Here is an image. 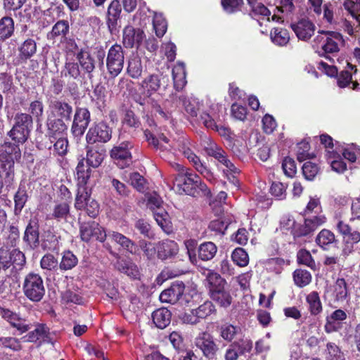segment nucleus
Masks as SVG:
<instances>
[{
    "mask_svg": "<svg viewBox=\"0 0 360 360\" xmlns=\"http://www.w3.org/2000/svg\"><path fill=\"white\" fill-rule=\"evenodd\" d=\"M175 183L186 194L193 195L200 184V177L188 171L183 174H178L175 178Z\"/></svg>",
    "mask_w": 360,
    "mask_h": 360,
    "instance_id": "11",
    "label": "nucleus"
},
{
    "mask_svg": "<svg viewBox=\"0 0 360 360\" xmlns=\"http://www.w3.org/2000/svg\"><path fill=\"white\" fill-rule=\"evenodd\" d=\"M21 158L18 144L5 142L0 146V171L5 174V185L11 186L14 180V163Z\"/></svg>",
    "mask_w": 360,
    "mask_h": 360,
    "instance_id": "1",
    "label": "nucleus"
},
{
    "mask_svg": "<svg viewBox=\"0 0 360 360\" xmlns=\"http://www.w3.org/2000/svg\"><path fill=\"white\" fill-rule=\"evenodd\" d=\"M233 347L239 356H246L252 349V342L248 338H243L233 343Z\"/></svg>",
    "mask_w": 360,
    "mask_h": 360,
    "instance_id": "43",
    "label": "nucleus"
},
{
    "mask_svg": "<svg viewBox=\"0 0 360 360\" xmlns=\"http://www.w3.org/2000/svg\"><path fill=\"white\" fill-rule=\"evenodd\" d=\"M202 141V145L207 155L214 157L221 165L225 167L223 169L224 173L230 182L236 185L238 183L237 175L240 173L239 169L228 158L225 151L218 147L210 137L205 136Z\"/></svg>",
    "mask_w": 360,
    "mask_h": 360,
    "instance_id": "2",
    "label": "nucleus"
},
{
    "mask_svg": "<svg viewBox=\"0 0 360 360\" xmlns=\"http://www.w3.org/2000/svg\"><path fill=\"white\" fill-rule=\"evenodd\" d=\"M144 37V33L141 29H135L131 25L127 26L123 30V44L126 47L139 46Z\"/></svg>",
    "mask_w": 360,
    "mask_h": 360,
    "instance_id": "14",
    "label": "nucleus"
},
{
    "mask_svg": "<svg viewBox=\"0 0 360 360\" xmlns=\"http://www.w3.org/2000/svg\"><path fill=\"white\" fill-rule=\"evenodd\" d=\"M188 141L186 139L179 141L177 143L171 145L172 148L178 149L181 151L184 156L191 162L195 169L206 178L210 177L211 173L205 165L201 162L198 157L187 146Z\"/></svg>",
    "mask_w": 360,
    "mask_h": 360,
    "instance_id": "7",
    "label": "nucleus"
},
{
    "mask_svg": "<svg viewBox=\"0 0 360 360\" xmlns=\"http://www.w3.org/2000/svg\"><path fill=\"white\" fill-rule=\"evenodd\" d=\"M238 331V328L231 324H225L221 327V338L227 341H231Z\"/></svg>",
    "mask_w": 360,
    "mask_h": 360,
    "instance_id": "61",
    "label": "nucleus"
},
{
    "mask_svg": "<svg viewBox=\"0 0 360 360\" xmlns=\"http://www.w3.org/2000/svg\"><path fill=\"white\" fill-rule=\"evenodd\" d=\"M335 241V234L328 230L323 229L321 230L316 236V243L323 248L324 246L328 245L330 244L333 243Z\"/></svg>",
    "mask_w": 360,
    "mask_h": 360,
    "instance_id": "45",
    "label": "nucleus"
},
{
    "mask_svg": "<svg viewBox=\"0 0 360 360\" xmlns=\"http://www.w3.org/2000/svg\"><path fill=\"white\" fill-rule=\"evenodd\" d=\"M106 233L96 221L84 222L80 226V236L83 241L89 242L91 238L103 242L106 238Z\"/></svg>",
    "mask_w": 360,
    "mask_h": 360,
    "instance_id": "10",
    "label": "nucleus"
},
{
    "mask_svg": "<svg viewBox=\"0 0 360 360\" xmlns=\"http://www.w3.org/2000/svg\"><path fill=\"white\" fill-rule=\"evenodd\" d=\"M91 166L85 165L84 159L82 158L76 167V174L78 184L80 186H85L90 179L91 169Z\"/></svg>",
    "mask_w": 360,
    "mask_h": 360,
    "instance_id": "30",
    "label": "nucleus"
},
{
    "mask_svg": "<svg viewBox=\"0 0 360 360\" xmlns=\"http://www.w3.org/2000/svg\"><path fill=\"white\" fill-rule=\"evenodd\" d=\"M319 172L318 166L311 162H307L302 166V173L305 179L312 180Z\"/></svg>",
    "mask_w": 360,
    "mask_h": 360,
    "instance_id": "59",
    "label": "nucleus"
},
{
    "mask_svg": "<svg viewBox=\"0 0 360 360\" xmlns=\"http://www.w3.org/2000/svg\"><path fill=\"white\" fill-rule=\"evenodd\" d=\"M121 12L122 8L120 1L118 0H113L111 1L108 7L106 20L108 27L110 32L116 30Z\"/></svg>",
    "mask_w": 360,
    "mask_h": 360,
    "instance_id": "23",
    "label": "nucleus"
},
{
    "mask_svg": "<svg viewBox=\"0 0 360 360\" xmlns=\"http://www.w3.org/2000/svg\"><path fill=\"white\" fill-rule=\"evenodd\" d=\"M77 257L72 252L66 251L63 255L60 268L63 270L71 269L77 265Z\"/></svg>",
    "mask_w": 360,
    "mask_h": 360,
    "instance_id": "51",
    "label": "nucleus"
},
{
    "mask_svg": "<svg viewBox=\"0 0 360 360\" xmlns=\"http://www.w3.org/2000/svg\"><path fill=\"white\" fill-rule=\"evenodd\" d=\"M90 122V112L86 108H78L76 110L72 126V131L75 136H82Z\"/></svg>",
    "mask_w": 360,
    "mask_h": 360,
    "instance_id": "13",
    "label": "nucleus"
},
{
    "mask_svg": "<svg viewBox=\"0 0 360 360\" xmlns=\"http://www.w3.org/2000/svg\"><path fill=\"white\" fill-rule=\"evenodd\" d=\"M69 32V24L66 20L58 21L52 27L50 33L51 37H64Z\"/></svg>",
    "mask_w": 360,
    "mask_h": 360,
    "instance_id": "52",
    "label": "nucleus"
},
{
    "mask_svg": "<svg viewBox=\"0 0 360 360\" xmlns=\"http://www.w3.org/2000/svg\"><path fill=\"white\" fill-rule=\"evenodd\" d=\"M233 262L239 266H246L249 263V256L245 250L241 248H236L232 254Z\"/></svg>",
    "mask_w": 360,
    "mask_h": 360,
    "instance_id": "46",
    "label": "nucleus"
},
{
    "mask_svg": "<svg viewBox=\"0 0 360 360\" xmlns=\"http://www.w3.org/2000/svg\"><path fill=\"white\" fill-rule=\"evenodd\" d=\"M29 131L20 128L18 125H13L11 130L9 131L8 135L15 141L16 143H23L27 139Z\"/></svg>",
    "mask_w": 360,
    "mask_h": 360,
    "instance_id": "47",
    "label": "nucleus"
},
{
    "mask_svg": "<svg viewBox=\"0 0 360 360\" xmlns=\"http://www.w3.org/2000/svg\"><path fill=\"white\" fill-rule=\"evenodd\" d=\"M32 124V117L25 113H18L15 117V124L18 125L20 128L29 131Z\"/></svg>",
    "mask_w": 360,
    "mask_h": 360,
    "instance_id": "58",
    "label": "nucleus"
},
{
    "mask_svg": "<svg viewBox=\"0 0 360 360\" xmlns=\"http://www.w3.org/2000/svg\"><path fill=\"white\" fill-rule=\"evenodd\" d=\"M352 84V89L355 90L359 87V83L352 81V72L349 70L342 71L338 77V84L340 87L344 88Z\"/></svg>",
    "mask_w": 360,
    "mask_h": 360,
    "instance_id": "44",
    "label": "nucleus"
},
{
    "mask_svg": "<svg viewBox=\"0 0 360 360\" xmlns=\"http://www.w3.org/2000/svg\"><path fill=\"white\" fill-rule=\"evenodd\" d=\"M81 67L84 71L91 73L95 68L94 60L87 51H81L77 56Z\"/></svg>",
    "mask_w": 360,
    "mask_h": 360,
    "instance_id": "42",
    "label": "nucleus"
},
{
    "mask_svg": "<svg viewBox=\"0 0 360 360\" xmlns=\"http://www.w3.org/2000/svg\"><path fill=\"white\" fill-rule=\"evenodd\" d=\"M306 301L308 304V309L311 315L316 316L322 311V304L317 292L313 291L308 294L306 297Z\"/></svg>",
    "mask_w": 360,
    "mask_h": 360,
    "instance_id": "33",
    "label": "nucleus"
},
{
    "mask_svg": "<svg viewBox=\"0 0 360 360\" xmlns=\"http://www.w3.org/2000/svg\"><path fill=\"white\" fill-rule=\"evenodd\" d=\"M347 283L344 278H338L332 287V297L335 302H343L349 298Z\"/></svg>",
    "mask_w": 360,
    "mask_h": 360,
    "instance_id": "22",
    "label": "nucleus"
},
{
    "mask_svg": "<svg viewBox=\"0 0 360 360\" xmlns=\"http://www.w3.org/2000/svg\"><path fill=\"white\" fill-rule=\"evenodd\" d=\"M179 252L178 244L172 240H164L157 243V255L160 259H167L174 257Z\"/></svg>",
    "mask_w": 360,
    "mask_h": 360,
    "instance_id": "18",
    "label": "nucleus"
},
{
    "mask_svg": "<svg viewBox=\"0 0 360 360\" xmlns=\"http://www.w3.org/2000/svg\"><path fill=\"white\" fill-rule=\"evenodd\" d=\"M211 299L220 307L226 308L232 302V297L226 288V281L215 272L210 271L207 276Z\"/></svg>",
    "mask_w": 360,
    "mask_h": 360,
    "instance_id": "3",
    "label": "nucleus"
},
{
    "mask_svg": "<svg viewBox=\"0 0 360 360\" xmlns=\"http://www.w3.org/2000/svg\"><path fill=\"white\" fill-rule=\"evenodd\" d=\"M196 316L200 319H205L216 311L214 304L210 302H205L195 309Z\"/></svg>",
    "mask_w": 360,
    "mask_h": 360,
    "instance_id": "55",
    "label": "nucleus"
},
{
    "mask_svg": "<svg viewBox=\"0 0 360 360\" xmlns=\"http://www.w3.org/2000/svg\"><path fill=\"white\" fill-rule=\"evenodd\" d=\"M105 153L96 150H89L86 153V162L89 166L96 168L101 165Z\"/></svg>",
    "mask_w": 360,
    "mask_h": 360,
    "instance_id": "49",
    "label": "nucleus"
},
{
    "mask_svg": "<svg viewBox=\"0 0 360 360\" xmlns=\"http://www.w3.org/2000/svg\"><path fill=\"white\" fill-rule=\"evenodd\" d=\"M326 158L333 171L342 173L346 170V164L342 160L340 155L338 152V147L335 148V150H328Z\"/></svg>",
    "mask_w": 360,
    "mask_h": 360,
    "instance_id": "29",
    "label": "nucleus"
},
{
    "mask_svg": "<svg viewBox=\"0 0 360 360\" xmlns=\"http://www.w3.org/2000/svg\"><path fill=\"white\" fill-rule=\"evenodd\" d=\"M56 142L53 145V150L59 155H64L68 151V141L66 135L58 136Z\"/></svg>",
    "mask_w": 360,
    "mask_h": 360,
    "instance_id": "60",
    "label": "nucleus"
},
{
    "mask_svg": "<svg viewBox=\"0 0 360 360\" xmlns=\"http://www.w3.org/2000/svg\"><path fill=\"white\" fill-rule=\"evenodd\" d=\"M141 87L145 96L150 98L160 87V77L158 75H150L141 83Z\"/></svg>",
    "mask_w": 360,
    "mask_h": 360,
    "instance_id": "26",
    "label": "nucleus"
},
{
    "mask_svg": "<svg viewBox=\"0 0 360 360\" xmlns=\"http://www.w3.org/2000/svg\"><path fill=\"white\" fill-rule=\"evenodd\" d=\"M171 316V312L164 307L155 310L152 315L153 323L161 329L166 328L170 323Z\"/></svg>",
    "mask_w": 360,
    "mask_h": 360,
    "instance_id": "28",
    "label": "nucleus"
},
{
    "mask_svg": "<svg viewBox=\"0 0 360 360\" xmlns=\"http://www.w3.org/2000/svg\"><path fill=\"white\" fill-rule=\"evenodd\" d=\"M129 143H122L118 146H115L110 151L112 158L117 161V164L123 168L131 162V153L129 152Z\"/></svg>",
    "mask_w": 360,
    "mask_h": 360,
    "instance_id": "17",
    "label": "nucleus"
},
{
    "mask_svg": "<svg viewBox=\"0 0 360 360\" xmlns=\"http://www.w3.org/2000/svg\"><path fill=\"white\" fill-rule=\"evenodd\" d=\"M27 198L28 197L26 191L22 188H19L18 191L14 196V211L16 214L21 212L27 200Z\"/></svg>",
    "mask_w": 360,
    "mask_h": 360,
    "instance_id": "54",
    "label": "nucleus"
},
{
    "mask_svg": "<svg viewBox=\"0 0 360 360\" xmlns=\"http://www.w3.org/2000/svg\"><path fill=\"white\" fill-rule=\"evenodd\" d=\"M118 270L126 274L132 278H137L139 276V271L137 266L128 260H118L117 262Z\"/></svg>",
    "mask_w": 360,
    "mask_h": 360,
    "instance_id": "34",
    "label": "nucleus"
},
{
    "mask_svg": "<svg viewBox=\"0 0 360 360\" xmlns=\"http://www.w3.org/2000/svg\"><path fill=\"white\" fill-rule=\"evenodd\" d=\"M291 27L299 39L307 41L314 34V25L307 19H302L297 23L292 24Z\"/></svg>",
    "mask_w": 360,
    "mask_h": 360,
    "instance_id": "16",
    "label": "nucleus"
},
{
    "mask_svg": "<svg viewBox=\"0 0 360 360\" xmlns=\"http://www.w3.org/2000/svg\"><path fill=\"white\" fill-rule=\"evenodd\" d=\"M94 95L99 107H104L106 102L108 91L102 85L96 86L94 90Z\"/></svg>",
    "mask_w": 360,
    "mask_h": 360,
    "instance_id": "64",
    "label": "nucleus"
},
{
    "mask_svg": "<svg viewBox=\"0 0 360 360\" xmlns=\"http://www.w3.org/2000/svg\"><path fill=\"white\" fill-rule=\"evenodd\" d=\"M37 51V44L34 40L28 39L19 47L20 57L22 59L31 58Z\"/></svg>",
    "mask_w": 360,
    "mask_h": 360,
    "instance_id": "40",
    "label": "nucleus"
},
{
    "mask_svg": "<svg viewBox=\"0 0 360 360\" xmlns=\"http://www.w3.org/2000/svg\"><path fill=\"white\" fill-rule=\"evenodd\" d=\"M49 117L62 119L63 120H69L72 108L68 103L60 101H51L49 105Z\"/></svg>",
    "mask_w": 360,
    "mask_h": 360,
    "instance_id": "15",
    "label": "nucleus"
},
{
    "mask_svg": "<svg viewBox=\"0 0 360 360\" xmlns=\"http://www.w3.org/2000/svg\"><path fill=\"white\" fill-rule=\"evenodd\" d=\"M184 291V285L182 283H173L160 293V300L162 302L174 304L180 299Z\"/></svg>",
    "mask_w": 360,
    "mask_h": 360,
    "instance_id": "19",
    "label": "nucleus"
},
{
    "mask_svg": "<svg viewBox=\"0 0 360 360\" xmlns=\"http://www.w3.org/2000/svg\"><path fill=\"white\" fill-rule=\"evenodd\" d=\"M195 345L208 358L212 357L218 349L212 336L207 332H202L198 334L195 339Z\"/></svg>",
    "mask_w": 360,
    "mask_h": 360,
    "instance_id": "12",
    "label": "nucleus"
},
{
    "mask_svg": "<svg viewBox=\"0 0 360 360\" xmlns=\"http://www.w3.org/2000/svg\"><path fill=\"white\" fill-rule=\"evenodd\" d=\"M23 241L29 249H34L39 244V236L37 223L30 221L24 233Z\"/></svg>",
    "mask_w": 360,
    "mask_h": 360,
    "instance_id": "21",
    "label": "nucleus"
},
{
    "mask_svg": "<svg viewBox=\"0 0 360 360\" xmlns=\"http://www.w3.org/2000/svg\"><path fill=\"white\" fill-rule=\"evenodd\" d=\"M109 237L129 252L131 254L136 252L137 248L136 244L123 234L116 231H112L109 233Z\"/></svg>",
    "mask_w": 360,
    "mask_h": 360,
    "instance_id": "27",
    "label": "nucleus"
},
{
    "mask_svg": "<svg viewBox=\"0 0 360 360\" xmlns=\"http://www.w3.org/2000/svg\"><path fill=\"white\" fill-rule=\"evenodd\" d=\"M0 344L6 348H9L13 351H19L22 349L20 340L12 337L0 338Z\"/></svg>",
    "mask_w": 360,
    "mask_h": 360,
    "instance_id": "62",
    "label": "nucleus"
},
{
    "mask_svg": "<svg viewBox=\"0 0 360 360\" xmlns=\"http://www.w3.org/2000/svg\"><path fill=\"white\" fill-rule=\"evenodd\" d=\"M293 279L297 286L304 287L311 282V276L310 273L306 270L297 269L294 271Z\"/></svg>",
    "mask_w": 360,
    "mask_h": 360,
    "instance_id": "48",
    "label": "nucleus"
},
{
    "mask_svg": "<svg viewBox=\"0 0 360 360\" xmlns=\"http://www.w3.org/2000/svg\"><path fill=\"white\" fill-rule=\"evenodd\" d=\"M343 6L358 25H360V0H345Z\"/></svg>",
    "mask_w": 360,
    "mask_h": 360,
    "instance_id": "38",
    "label": "nucleus"
},
{
    "mask_svg": "<svg viewBox=\"0 0 360 360\" xmlns=\"http://www.w3.org/2000/svg\"><path fill=\"white\" fill-rule=\"evenodd\" d=\"M48 134L51 139L56 140L58 136L66 135L68 127L62 119L48 117Z\"/></svg>",
    "mask_w": 360,
    "mask_h": 360,
    "instance_id": "24",
    "label": "nucleus"
},
{
    "mask_svg": "<svg viewBox=\"0 0 360 360\" xmlns=\"http://www.w3.org/2000/svg\"><path fill=\"white\" fill-rule=\"evenodd\" d=\"M147 198V207L152 210L154 213L155 211H159L162 207V200L161 198L155 193L148 194L146 196Z\"/></svg>",
    "mask_w": 360,
    "mask_h": 360,
    "instance_id": "57",
    "label": "nucleus"
},
{
    "mask_svg": "<svg viewBox=\"0 0 360 360\" xmlns=\"http://www.w3.org/2000/svg\"><path fill=\"white\" fill-rule=\"evenodd\" d=\"M153 215L158 224L165 233H169L172 231V224L168 214L164 209H160L159 211H155L153 213Z\"/></svg>",
    "mask_w": 360,
    "mask_h": 360,
    "instance_id": "35",
    "label": "nucleus"
},
{
    "mask_svg": "<svg viewBox=\"0 0 360 360\" xmlns=\"http://www.w3.org/2000/svg\"><path fill=\"white\" fill-rule=\"evenodd\" d=\"M271 39L274 44L285 46L289 42L290 35L285 29L274 28L271 32Z\"/></svg>",
    "mask_w": 360,
    "mask_h": 360,
    "instance_id": "41",
    "label": "nucleus"
},
{
    "mask_svg": "<svg viewBox=\"0 0 360 360\" xmlns=\"http://www.w3.org/2000/svg\"><path fill=\"white\" fill-rule=\"evenodd\" d=\"M174 85L177 90L182 89L186 84L185 65L178 63L172 69Z\"/></svg>",
    "mask_w": 360,
    "mask_h": 360,
    "instance_id": "32",
    "label": "nucleus"
},
{
    "mask_svg": "<svg viewBox=\"0 0 360 360\" xmlns=\"http://www.w3.org/2000/svg\"><path fill=\"white\" fill-rule=\"evenodd\" d=\"M124 56L120 45L115 44L108 51L107 56V68L112 77L117 76L124 66Z\"/></svg>",
    "mask_w": 360,
    "mask_h": 360,
    "instance_id": "8",
    "label": "nucleus"
},
{
    "mask_svg": "<svg viewBox=\"0 0 360 360\" xmlns=\"http://www.w3.org/2000/svg\"><path fill=\"white\" fill-rule=\"evenodd\" d=\"M15 25L12 18L4 16L0 19V41H5L14 33Z\"/></svg>",
    "mask_w": 360,
    "mask_h": 360,
    "instance_id": "31",
    "label": "nucleus"
},
{
    "mask_svg": "<svg viewBox=\"0 0 360 360\" xmlns=\"http://www.w3.org/2000/svg\"><path fill=\"white\" fill-rule=\"evenodd\" d=\"M336 229L342 237L340 256L343 260H346L354 253L360 243V231L354 230L341 219L337 220Z\"/></svg>",
    "mask_w": 360,
    "mask_h": 360,
    "instance_id": "4",
    "label": "nucleus"
},
{
    "mask_svg": "<svg viewBox=\"0 0 360 360\" xmlns=\"http://www.w3.org/2000/svg\"><path fill=\"white\" fill-rule=\"evenodd\" d=\"M112 136V130L103 122H98L91 127L86 136L88 143L93 144L96 142L106 143Z\"/></svg>",
    "mask_w": 360,
    "mask_h": 360,
    "instance_id": "9",
    "label": "nucleus"
},
{
    "mask_svg": "<svg viewBox=\"0 0 360 360\" xmlns=\"http://www.w3.org/2000/svg\"><path fill=\"white\" fill-rule=\"evenodd\" d=\"M343 42L342 35L335 32H321L316 36L313 47L320 56L337 53Z\"/></svg>",
    "mask_w": 360,
    "mask_h": 360,
    "instance_id": "5",
    "label": "nucleus"
},
{
    "mask_svg": "<svg viewBox=\"0 0 360 360\" xmlns=\"http://www.w3.org/2000/svg\"><path fill=\"white\" fill-rule=\"evenodd\" d=\"M23 291L26 297L33 302L40 301L44 295L45 288L41 277L34 273L27 274L23 283Z\"/></svg>",
    "mask_w": 360,
    "mask_h": 360,
    "instance_id": "6",
    "label": "nucleus"
},
{
    "mask_svg": "<svg viewBox=\"0 0 360 360\" xmlns=\"http://www.w3.org/2000/svg\"><path fill=\"white\" fill-rule=\"evenodd\" d=\"M284 174L288 177H292L297 172V167L293 159L286 157L282 163Z\"/></svg>",
    "mask_w": 360,
    "mask_h": 360,
    "instance_id": "63",
    "label": "nucleus"
},
{
    "mask_svg": "<svg viewBox=\"0 0 360 360\" xmlns=\"http://www.w3.org/2000/svg\"><path fill=\"white\" fill-rule=\"evenodd\" d=\"M217 248L214 243L212 242H206L201 244L198 249V256L204 261L212 259L216 255Z\"/></svg>",
    "mask_w": 360,
    "mask_h": 360,
    "instance_id": "36",
    "label": "nucleus"
},
{
    "mask_svg": "<svg viewBox=\"0 0 360 360\" xmlns=\"http://www.w3.org/2000/svg\"><path fill=\"white\" fill-rule=\"evenodd\" d=\"M338 152H339V154L342 153L345 159L354 162L356 161L357 156L360 155V147L352 144L347 148H338Z\"/></svg>",
    "mask_w": 360,
    "mask_h": 360,
    "instance_id": "56",
    "label": "nucleus"
},
{
    "mask_svg": "<svg viewBox=\"0 0 360 360\" xmlns=\"http://www.w3.org/2000/svg\"><path fill=\"white\" fill-rule=\"evenodd\" d=\"M143 67L141 60L137 56H132L128 63L127 72L134 79H138L141 76Z\"/></svg>",
    "mask_w": 360,
    "mask_h": 360,
    "instance_id": "39",
    "label": "nucleus"
},
{
    "mask_svg": "<svg viewBox=\"0 0 360 360\" xmlns=\"http://www.w3.org/2000/svg\"><path fill=\"white\" fill-rule=\"evenodd\" d=\"M91 193L86 186H79L75 198V207L77 210H82L83 208L91 200Z\"/></svg>",
    "mask_w": 360,
    "mask_h": 360,
    "instance_id": "37",
    "label": "nucleus"
},
{
    "mask_svg": "<svg viewBox=\"0 0 360 360\" xmlns=\"http://www.w3.org/2000/svg\"><path fill=\"white\" fill-rule=\"evenodd\" d=\"M22 339H25V341L27 342H35L41 339L43 342L53 343L49 328L44 324L37 325L33 331L30 332Z\"/></svg>",
    "mask_w": 360,
    "mask_h": 360,
    "instance_id": "25",
    "label": "nucleus"
},
{
    "mask_svg": "<svg viewBox=\"0 0 360 360\" xmlns=\"http://www.w3.org/2000/svg\"><path fill=\"white\" fill-rule=\"evenodd\" d=\"M70 214V205L67 202H60L55 205L52 217L57 219H65Z\"/></svg>",
    "mask_w": 360,
    "mask_h": 360,
    "instance_id": "50",
    "label": "nucleus"
},
{
    "mask_svg": "<svg viewBox=\"0 0 360 360\" xmlns=\"http://www.w3.org/2000/svg\"><path fill=\"white\" fill-rule=\"evenodd\" d=\"M347 316L345 311L336 309L326 317L325 330L330 333L338 330L341 328V322L347 319Z\"/></svg>",
    "mask_w": 360,
    "mask_h": 360,
    "instance_id": "20",
    "label": "nucleus"
},
{
    "mask_svg": "<svg viewBox=\"0 0 360 360\" xmlns=\"http://www.w3.org/2000/svg\"><path fill=\"white\" fill-rule=\"evenodd\" d=\"M167 22L162 14H155L153 18V28L158 37H162L166 32Z\"/></svg>",
    "mask_w": 360,
    "mask_h": 360,
    "instance_id": "53",
    "label": "nucleus"
}]
</instances>
